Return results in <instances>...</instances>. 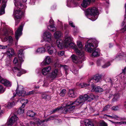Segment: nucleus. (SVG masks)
I'll list each match as a JSON object with an SVG mask.
<instances>
[{
	"instance_id": "1",
	"label": "nucleus",
	"mask_w": 126,
	"mask_h": 126,
	"mask_svg": "<svg viewBox=\"0 0 126 126\" xmlns=\"http://www.w3.org/2000/svg\"><path fill=\"white\" fill-rule=\"evenodd\" d=\"M87 97V96L86 94H85L83 96L80 95L75 101L68 103L67 104L66 108L65 109V111L67 112L68 111H70V110L71 112L76 107L80 106L82 105L83 103L86 100V98Z\"/></svg>"
},
{
	"instance_id": "2",
	"label": "nucleus",
	"mask_w": 126,
	"mask_h": 126,
	"mask_svg": "<svg viewBox=\"0 0 126 126\" xmlns=\"http://www.w3.org/2000/svg\"><path fill=\"white\" fill-rule=\"evenodd\" d=\"M77 45L79 48L81 50H80L77 48L76 45L73 43L70 42L68 44V45H66V46L75 49L76 53L79 55V58L84 61L85 59L84 52L82 50L83 48V47L81 42L80 41H77Z\"/></svg>"
},
{
	"instance_id": "3",
	"label": "nucleus",
	"mask_w": 126,
	"mask_h": 126,
	"mask_svg": "<svg viewBox=\"0 0 126 126\" xmlns=\"http://www.w3.org/2000/svg\"><path fill=\"white\" fill-rule=\"evenodd\" d=\"M13 62L14 64L18 65L17 67H14L12 68V70L14 73H18L17 76H20L22 74L25 73L21 68V62L20 61V62L18 61L17 58L15 57Z\"/></svg>"
},
{
	"instance_id": "4",
	"label": "nucleus",
	"mask_w": 126,
	"mask_h": 126,
	"mask_svg": "<svg viewBox=\"0 0 126 126\" xmlns=\"http://www.w3.org/2000/svg\"><path fill=\"white\" fill-rule=\"evenodd\" d=\"M101 78V77L100 75H96L89 80L88 83H81L80 84L81 87V88L86 87V88L87 89H89L90 87V83H89V82L92 83H93V82L95 83L97 82L100 81Z\"/></svg>"
},
{
	"instance_id": "5",
	"label": "nucleus",
	"mask_w": 126,
	"mask_h": 126,
	"mask_svg": "<svg viewBox=\"0 0 126 126\" xmlns=\"http://www.w3.org/2000/svg\"><path fill=\"white\" fill-rule=\"evenodd\" d=\"M89 40L90 42L92 41V43L89 42L85 46V50L88 52L90 53L92 52L94 49L97 47L98 46V42L95 40Z\"/></svg>"
},
{
	"instance_id": "6",
	"label": "nucleus",
	"mask_w": 126,
	"mask_h": 126,
	"mask_svg": "<svg viewBox=\"0 0 126 126\" xmlns=\"http://www.w3.org/2000/svg\"><path fill=\"white\" fill-rule=\"evenodd\" d=\"M56 117L55 116H51L47 120H45L42 121L40 120L39 119H36L34 120V122H31L29 124H28L27 126H34L36 124L38 126H43V123L46 121L51 120H53L54 118Z\"/></svg>"
},
{
	"instance_id": "7",
	"label": "nucleus",
	"mask_w": 126,
	"mask_h": 126,
	"mask_svg": "<svg viewBox=\"0 0 126 126\" xmlns=\"http://www.w3.org/2000/svg\"><path fill=\"white\" fill-rule=\"evenodd\" d=\"M98 13L97 9L95 7L89 8L87 9L86 11V13L87 15H90L92 16V17L93 21L95 20L97 18Z\"/></svg>"
},
{
	"instance_id": "8",
	"label": "nucleus",
	"mask_w": 126,
	"mask_h": 126,
	"mask_svg": "<svg viewBox=\"0 0 126 126\" xmlns=\"http://www.w3.org/2000/svg\"><path fill=\"white\" fill-rule=\"evenodd\" d=\"M19 9H20L19 8ZM21 9H20V10H14V11L13 15L16 21V26L19 23L20 19L23 14V11Z\"/></svg>"
},
{
	"instance_id": "9",
	"label": "nucleus",
	"mask_w": 126,
	"mask_h": 126,
	"mask_svg": "<svg viewBox=\"0 0 126 126\" xmlns=\"http://www.w3.org/2000/svg\"><path fill=\"white\" fill-rule=\"evenodd\" d=\"M45 48L50 55L55 54L56 52V49L52 46V45L50 44L49 43L46 44L45 45Z\"/></svg>"
},
{
	"instance_id": "10",
	"label": "nucleus",
	"mask_w": 126,
	"mask_h": 126,
	"mask_svg": "<svg viewBox=\"0 0 126 126\" xmlns=\"http://www.w3.org/2000/svg\"><path fill=\"white\" fill-rule=\"evenodd\" d=\"M27 0H16L15 3V6L18 8L20 9H23L24 10L27 7L25 5L24 6L22 4V2H26Z\"/></svg>"
},
{
	"instance_id": "11",
	"label": "nucleus",
	"mask_w": 126,
	"mask_h": 126,
	"mask_svg": "<svg viewBox=\"0 0 126 126\" xmlns=\"http://www.w3.org/2000/svg\"><path fill=\"white\" fill-rule=\"evenodd\" d=\"M23 26L24 25L23 24H22L20 25L15 32V37L17 41H18L19 38L22 34V31Z\"/></svg>"
},
{
	"instance_id": "12",
	"label": "nucleus",
	"mask_w": 126,
	"mask_h": 126,
	"mask_svg": "<svg viewBox=\"0 0 126 126\" xmlns=\"http://www.w3.org/2000/svg\"><path fill=\"white\" fill-rule=\"evenodd\" d=\"M16 94L18 96H25V92L23 90V87L22 86H19L18 87L16 90Z\"/></svg>"
},
{
	"instance_id": "13",
	"label": "nucleus",
	"mask_w": 126,
	"mask_h": 126,
	"mask_svg": "<svg viewBox=\"0 0 126 126\" xmlns=\"http://www.w3.org/2000/svg\"><path fill=\"white\" fill-rule=\"evenodd\" d=\"M44 39L46 41L49 42L52 41L51 34L47 31L45 32L43 34Z\"/></svg>"
},
{
	"instance_id": "14",
	"label": "nucleus",
	"mask_w": 126,
	"mask_h": 126,
	"mask_svg": "<svg viewBox=\"0 0 126 126\" xmlns=\"http://www.w3.org/2000/svg\"><path fill=\"white\" fill-rule=\"evenodd\" d=\"M104 63V61L101 59L98 60L97 62V64L98 66L102 65V67L103 68H105L108 67L110 65V64L109 62H108L104 64L103 65Z\"/></svg>"
},
{
	"instance_id": "15",
	"label": "nucleus",
	"mask_w": 126,
	"mask_h": 126,
	"mask_svg": "<svg viewBox=\"0 0 126 126\" xmlns=\"http://www.w3.org/2000/svg\"><path fill=\"white\" fill-rule=\"evenodd\" d=\"M18 119V117L16 116H12L8 120L6 124L8 126H12L13 123L17 121Z\"/></svg>"
},
{
	"instance_id": "16",
	"label": "nucleus",
	"mask_w": 126,
	"mask_h": 126,
	"mask_svg": "<svg viewBox=\"0 0 126 126\" xmlns=\"http://www.w3.org/2000/svg\"><path fill=\"white\" fill-rule=\"evenodd\" d=\"M51 62V60L50 57L48 56L45 57L44 61L42 62L41 64L42 66L47 65H49Z\"/></svg>"
},
{
	"instance_id": "17",
	"label": "nucleus",
	"mask_w": 126,
	"mask_h": 126,
	"mask_svg": "<svg viewBox=\"0 0 126 126\" xmlns=\"http://www.w3.org/2000/svg\"><path fill=\"white\" fill-rule=\"evenodd\" d=\"M49 26H47L48 29L52 32L56 31V27L53 25V20L52 19H50L49 21Z\"/></svg>"
},
{
	"instance_id": "18",
	"label": "nucleus",
	"mask_w": 126,
	"mask_h": 126,
	"mask_svg": "<svg viewBox=\"0 0 126 126\" xmlns=\"http://www.w3.org/2000/svg\"><path fill=\"white\" fill-rule=\"evenodd\" d=\"M18 56L19 60L21 62L24 61L23 59L24 58L23 50L22 49H20L18 53Z\"/></svg>"
},
{
	"instance_id": "19",
	"label": "nucleus",
	"mask_w": 126,
	"mask_h": 126,
	"mask_svg": "<svg viewBox=\"0 0 126 126\" xmlns=\"http://www.w3.org/2000/svg\"><path fill=\"white\" fill-rule=\"evenodd\" d=\"M91 87L92 88V91H95L96 92H101L103 91V89L100 87L98 86L95 87V85L93 84L91 85Z\"/></svg>"
},
{
	"instance_id": "20",
	"label": "nucleus",
	"mask_w": 126,
	"mask_h": 126,
	"mask_svg": "<svg viewBox=\"0 0 126 126\" xmlns=\"http://www.w3.org/2000/svg\"><path fill=\"white\" fill-rule=\"evenodd\" d=\"M51 70V67L50 66H48L44 68L42 70V73L43 75H46Z\"/></svg>"
},
{
	"instance_id": "21",
	"label": "nucleus",
	"mask_w": 126,
	"mask_h": 126,
	"mask_svg": "<svg viewBox=\"0 0 126 126\" xmlns=\"http://www.w3.org/2000/svg\"><path fill=\"white\" fill-rule=\"evenodd\" d=\"M66 106L67 104H66V106L65 107H61V108H56L54 109L53 110L52 112V113H55L56 112L60 110H63V113H65L67 112L71 113V112L70 110V111H67L66 112H66H64L65 111V110L64 109H65L66 108Z\"/></svg>"
},
{
	"instance_id": "22",
	"label": "nucleus",
	"mask_w": 126,
	"mask_h": 126,
	"mask_svg": "<svg viewBox=\"0 0 126 126\" xmlns=\"http://www.w3.org/2000/svg\"><path fill=\"white\" fill-rule=\"evenodd\" d=\"M56 44L58 47L60 49L62 48L63 47V43L62 40L60 39L57 40Z\"/></svg>"
},
{
	"instance_id": "23",
	"label": "nucleus",
	"mask_w": 126,
	"mask_h": 126,
	"mask_svg": "<svg viewBox=\"0 0 126 126\" xmlns=\"http://www.w3.org/2000/svg\"><path fill=\"white\" fill-rule=\"evenodd\" d=\"M0 82L5 86L10 87L11 86V84L10 81L6 79H2L0 81Z\"/></svg>"
},
{
	"instance_id": "24",
	"label": "nucleus",
	"mask_w": 126,
	"mask_h": 126,
	"mask_svg": "<svg viewBox=\"0 0 126 126\" xmlns=\"http://www.w3.org/2000/svg\"><path fill=\"white\" fill-rule=\"evenodd\" d=\"M58 74V70L55 69L51 73L50 77L52 79L56 78Z\"/></svg>"
},
{
	"instance_id": "25",
	"label": "nucleus",
	"mask_w": 126,
	"mask_h": 126,
	"mask_svg": "<svg viewBox=\"0 0 126 126\" xmlns=\"http://www.w3.org/2000/svg\"><path fill=\"white\" fill-rule=\"evenodd\" d=\"M126 14L125 16V18L124 19L123 22L122 23V26H124V28H122L121 29V31L122 32H124L126 31Z\"/></svg>"
},
{
	"instance_id": "26",
	"label": "nucleus",
	"mask_w": 126,
	"mask_h": 126,
	"mask_svg": "<svg viewBox=\"0 0 126 126\" xmlns=\"http://www.w3.org/2000/svg\"><path fill=\"white\" fill-rule=\"evenodd\" d=\"M6 53L7 55L10 57H11L14 54V50L12 48L9 49Z\"/></svg>"
},
{
	"instance_id": "27",
	"label": "nucleus",
	"mask_w": 126,
	"mask_h": 126,
	"mask_svg": "<svg viewBox=\"0 0 126 126\" xmlns=\"http://www.w3.org/2000/svg\"><path fill=\"white\" fill-rule=\"evenodd\" d=\"M100 51V50L98 48L95 49L92 54V56L95 57L99 56Z\"/></svg>"
},
{
	"instance_id": "28",
	"label": "nucleus",
	"mask_w": 126,
	"mask_h": 126,
	"mask_svg": "<svg viewBox=\"0 0 126 126\" xmlns=\"http://www.w3.org/2000/svg\"><path fill=\"white\" fill-rule=\"evenodd\" d=\"M46 49L45 48V46L43 48H39L37 49L35 51V53L37 54L38 53H44L46 51Z\"/></svg>"
},
{
	"instance_id": "29",
	"label": "nucleus",
	"mask_w": 126,
	"mask_h": 126,
	"mask_svg": "<svg viewBox=\"0 0 126 126\" xmlns=\"http://www.w3.org/2000/svg\"><path fill=\"white\" fill-rule=\"evenodd\" d=\"M15 105V103L14 102H8L5 104L4 106L5 108L8 109H10L13 107Z\"/></svg>"
},
{
	"instance_id": "30",
	"label": "nucleus",
	"mask_w": 126,
	"mask_h": 126,
	"mask_svg": "<svg viewBox=\"0 0 126 126\" xmlns=\"http://www.w3.org/2000/svg\"><path fill=\"white\" fill-rule=\"evenodd\" d=\"M68 95L71 97H75L77 96V94L74 93V90H69Z\"/></svg>"
},
{
	"instance_id": "31",
	"label": "nucleus",
	"mask_w": 126,
	"mask_h": 126,
	"mask_svg": "<svg viewBox=\"0 0 126 126\" xmlns=\"http://www.w3.org/2000/svg\"><path fill=\"white\" fill-rule=\"evenodd\" d=\"M62 33L60 31H57L54 33V36L55 38H59L62 35Z\"/></svg>"
},
{
	"instance_id": "32",
	"label": "nucleus",
	"mask_w": 126,
	"mask_h": 126,
	"mask_svg": "<svg viewBox=\"0 0 126 126\" xmlns=\"http://www.w3.org/2000/svg\"><path fill=\"white\" fill-rule=\"evenodd\" d=\"M71 41V37L70 36H68L65 37V40L64 41V44L65 46L68 45Z\"/></svg>"
},
{
	"instance_id": "33",
	"label": "nucleus",
	"mask_w": 126,
	"mask_h": 126,
	"mask_svg": "<svg viewBox=\"0 0 126 126\" xmlns=\"http://www.w3.org/2000/svg\"><path fill=\"white\" fill-rule=\"evenodd\" d=\"M21 103L22 104L21 107L22 108H24L25 106V105L27 104L28 102V100L27 99L26 100L23 99H19Z\"/></svg>"
},
{
	"instance_id": "34",
	"label": "nucleus",
	"mask_w": 126,
	"mask_h": 126,
	"mask_svg": "<svg viewBox=\"0 0 126 126\" xmlns=\"http://www.w3.org/2000/svg\"><path fill=\"white\" fill-rule=\"evenodd\" d=\"M87 97L86 98V100H87L89 101H90L93 100L95 97L93 94H90L89 96L87 95Z\"/></svg>"
},
{
	"instance_id": "35",
	"label": "nucleus",
	"mask_w": 126,
	"mask_h": 126,
	"mask_svg": "<svg viewBox=\"0 0 126 126\" xmlns=\"http://www.w3.org/2000/svg\"><path fill=\"white\" fill-rule=\"evenodd\" d=\"M71 57L73 62L77 63L78 62L79 58L77 56L73 55L71 56Z\"/></svg>"
},
{
	"instance_id": "36",
	"label": "nucleus",
	"mask_w": 126,
	"mask_h": 126,
	"mask_svg": "<svg viewBox=\"0 0 126 126\" xmlns=\"http://www.w3.org/2000/svg\"><path fill=\"white\" fill-rule=\"evenodd\" d=\"M84 122L86 126H94L91 121L88 119L86 120Z\"/></svg>"
},
{
	"instance_id": "37",
	"label": "nucleus",
	"mask_w": 126,
	"mask_h": 126,
	"mask_svg": "<svg viewBox=\"0 0 126 126\" xmlns=\"http://www.w3.org/2000/svg\"><path fill=\"white\" fill-rule=\"evenodd\" d=\"M36 114L32 111L29 110L27 112V115L30 117H33Z\"/></svg>"
},
{
	"instance_id": "38",
	"label": "nucleus",
	"mask_w": 126,
	"mask_h": 126,
	"mask_svg": "<svg viewBox=\"0 0 126 126\" xmlns=\"http://www.w3.org/2000/svg\"><path fill=\"white\" fill-rule=\"evenodd\" d=\"M6 7L5 4H3L2 6L0 11V15L3 14L5 13L4 9Z\"/></svg>"
},
{
	"instance_id": "39",
	"label": "nucleus",
	"mask_w": 126,
	"mask_h": 126,
	"mask_svg": "<svg viewBox=\"0 0 126 126\" xmlns=\"http://www.w3.org/2000/svg\"><path fill=\"white\" fill-rule=\"evenodd\" d=\"M23 108H22L21 107L19 108L17 111V112L19 114H21L24 113V110Z\"/></svg>"
},
{
	"instance_id": "40",
	"label": "nucleus",
	"mask_w": 126,
	"mask_h": 126,
	"mask_svg": "<svg viewBox=\"0 0 126 126\" xmlns=\"http://www.w3.org/2000/svg\"><path fill=\"white\" fill-rule=\"evenodd\" d=\"M66 92L65 89H64L62 90L60 93V95L62 96H64L66 93Z\"/></svg>"
},
{
	"instance_id": "41",
	"label": "nucleus",
	"mask_w": 126,
	"mask_h": 126,
	"mask_svg": "<svg viewBox=\"0 0 126 126\" xmlns=\"http://www.w3.org/2000/svg\"><path fill=\"white\" fill-rule=\"evenodd\" d=\"M35 92V91L33 90L31 91H30L29 92L26 93L25 92V95H32L34 94Z\"/></svg>"
},
{
	"instance_id": "42",
	"label": "nucleus",
	"mask_w": 126,
	"mask_h": 126,
	"mask_svg": "<svg viewBox=\"0 0 126 126\" xmlns=\"http://www.w3.org/2000/svg\"><path fill=\"white\" fill-rule=\"evenodd\" d=\"M5 89L1 85H0V94H2L5 91Z\"/></svg>"
},
{
	"instance_id": "43",
	"label": "nucleus",
	"mask_w": 126,
	"mask_h": 126,
	"mask_svg": "<svg viewBox=\"0 0 126 126\" xmlns=\"http://www.w3.org/2000/svg\"><path fill=\"white\" fill-rule=\"evenodd\" d=\"M106 115L108 117H110L112 119H117L119 118L118 117L115 115H113L112 116H110L108 115Z\"/></svg>"
},
{
	"instance_id": "44",
	"label": "nucleus",
	"mask_w": 126,
	"mask_h": 126,
	"mask_svg": "<svg viewBox=\"0 0 126 126\" xmlns=\"http://www.w3.org/2000/svg\"><path fill=\"white\" fill-rule=\"evenodd\" d=\"M112 110L116 111L118 110L119 109V108L118 106H113L111 108Z\"/></svg>"
},
{
	"instance_id": "45",
	"label": "nucleus",
	"mask_w": 126,
	"mask_h": 126,
	"mask_svg": "<svg viewBox=\"0 0 126 126\" xmlns=\"http://www.w3.org/2000/svg\"><path fill=\"white\" fill-rule=\"evenodd\" d=\"M119 95L118 94H115L114 95V97L113 99V101H115L117 99L119 98Z\"/></svg>"
},
{
	"instance_id": "46",
	"label": "nucleus",
	"mask_w": 126,
	"mask_h": 126,
	"mask_svg": "<svg viewBox=\"0 0 126 126\" xmlns=\"http://www.w3.org/2000/svg\"><path fill=\"white\" fill-rule=\"evenodd\" d=\"M110 106L109 105L106 106L103 108L102 111H105L108 110L110 108Z\"/></svg>"
},
{
	"instance_id": "47",
	"label": "nucleus",
	"mask_w": 126,
	"mask_h": 126,
	"mask_svg": "<svg viewBox=\"0 0 126 126\" xmlns=\"http://www.w3.org/2000/svg\"><path fill=\"white\" fill-rule=\"evenodd\" d=\"M64 54V52L63 51H60L58 52V54L60 56H61L63 55Z\"/></svg>"
},
{
	"instance_id": "48",
	"label": "nucleus",
	"mask_w": 126,
	"mask_h": 126,
	"mask_svg": "<svg viewBox=\"0 0 126 126\" xmlns=\"http://www.w3.org/2000/svg\"><path fill=\"white\" fill-rule=\"evenodd\" d=\"M100 126H108L107 124L104 121H102L100 124Z\"/></svg>"
},
{
	"instance_id": "49",
	"label": "nucleus",
	"mask_w": 126,
	"mask_h": 126,
	"mask_svg": "<svg viewBox=\"0 0 126 126\" xmlns=\"http://www.w3.org/2000/svg\"><path fill=\"white\" fill-rule=\"evenodd\" d=\"M8 46H9L8 45H5L4 46L1 45H0V49H5L8 47Z\"/></svg>"
},
{
	"instance_id": "50",
	"label": "nucleus",
	"mask_w": 126,
	"mask_h": 126,
	"mask_svg": "<svg viewBox=\"0 0 126 126\" xmlns=\"http://www.w3.org/2000/svg\"><path fill=\"white\" fill-rule=\"evenodd\" d=\"M8 39L10 43H12L13 42V39L12 37L10 36H9L8 37Z\"/></svg>"
},
{
	"instance_id": "51",
	"label": "nucleus",
	"mask_w": 126,
	"mask_h": 126,
	"mask_svg": "<svg viewBox=\"0 0 126 126\" xmlns=\"http://www.w3.org/2000/svg\"><path fill=\"white\" fill-rule=\"evenodd\" d=\"M78 69H77L76 68H75L74 70L72 71V72L75 74L76 75L78 74Z\"/></svg>"
},
{
	"instance_id": "52",
	"label": "nucleus",
	"mask_w": 126,
	"mask_h": 126,
	"mask_svg": "<svg viewBox=\"0 0 126 126\" xmlns=\"http://www.w3.org/2000/svg\"><path fill=\"white\" fill-rule=\"evenodd\" d=\"M109 121H110L111 122L113 123H114V124H120V125L122 124L123 123V122H114L110 120H109Z\"/></svg>"
},
{
	"instance_id": "53",
	"label": "nucleus",
	"mask_w": 126,
	"mask_h": 126,
	"mask_svg": "<svg viewBox=\"0 0 126 126\" xmlns=\"http://www.w3.org/2000/svg\"><path fill=\"white\" fill-rule=\"evenodd\" d=\"M123 57L121 55H118L116 57V58L117 60H119L121 59Z\"/></svg>"
},
{
	"instance_id": "54",
	"label": "nucleus",
	"mask_w": 126,
	"mask_h": 126,
	"mask_svg": "<svg viewBox=\"0 0 126 126\" xmlns=\"http://www.w3.org/2000/svg\"><path fill=\"white\" fill-rule=\"evenodd\" d=\"M69 25L73 27H75V26L73 24V23L72 21H70L69 22Z\"/></svg>"
},
{
	"instance_id": "55",
	"label": "nucleus",
	"mask_w": 126,
	"mask_h": 126,
	"mask_svg": "<svg viewBox=\"0 0 126 126\" xmlns=\"http://www.w3.org/2000/svg\"><path fill=\"white\" fill-rule=\"evenodd\" d=\"M47 95L46 94H43L42 95V97L43 99H46Z\"/></svg>"
},
{
	"instance_id": "56",
	"label": "nucleus",
	"mask_w": 126,
	"mask_h": 126,
	"mask_svg": "<svg viewBox=\"0 0 126 126\" xmlns=\"http://www.w3.org/2000/svg\"><path fill=\"white\" fill-rule=\"evenodd\" d=\"M8 37H5L2 39V42H5L8 40Z\"/></svg>"
},
{
	"instance_id": "57",
	"label": "nucleus",
	"mask_w": 126,
	"mask_h": 126,
	"mask_svg": "<svg viewBox=\"0 0 126 126\" xmlns=\"http://www.w3.org/2000/svg\"><path fill=\"white\" fill-rule=\"evenodd\" d=\"M126 72V67H125L124 69L122 70V73H123L124 74H125Z\"/></svg>"
},
{
	"instance_id": "58",
	"label": "nucleus",
	"mask_w": 126,
	"mask_h": 126,
	"mask_svg": "<svg viewBox=\"0 0 126 126\" xmlns=\"http://www.w3.org/2000/svg\"><path fill=\"white\" fill-rule=\"evenodd\" d=\"M2 0V2L3 4H5L6 5V3L7 1V0Z\"/></svg>"
},
{
	"instance_id": "59",
	"label": "nucleus",
	"mask_w": 126,
	"mask_h": 126,
	"mask_svg": "<svg viewBox=\"0 0 126 126\" xmlns=\"http://www.w3.org/2000/svg\"><path fill=\"white\" fill-rule=\"evenodd\" d=\"M68 27V25H67L65 24L64 25V29H65L66 28Z\"/></svg>"
},
{
	"instance_id": "60",
	"label": "nucleus",
	"mask_w": 126,
	"mask_h": 126,
	"mask_svg": "<svg viewBox=\"0 0 126 126\" xmlns=\"http://www.w3.org/2000/svg\"><path fill=\"white\" fill-rule=\"evenodd\" d=\"M67 66H65V67H64V69L65 70V71H66L67 69Z\"/></svg>"
},
{
	"instance_id": "61",
	"label": "nucleus",
	"mask_w": 126,
	"mask_h": 126,
	"mask_svg": "<svg viewBox=\"0 0 126 126\" xmlns=\"http://www.w3.org/2000/svg\"><path fill=\"white\" fill-rule=\"evenodd\" d=\"M124 106L126 108V102H125L124 103Z\"/></svg>"
},
{
	"instance_id": "62",
	"label": "nucleus",
	"mask_w": 126,
	"mask_h": 126,
	"mask_svg": "<svg viewBox=\"0 0 126 126\" xmlns=\"http://www.w3.org/2000/svg\"><path fill=\"white\" fill-rule=\"evenodd\" d=\"M7 34V32H5L4 34V35L5 36H6Z\"/></svg>"
},
{
	"instance_id": "63",
	"label": "nucleus",
	"mask_w": 126,
	"mask_h": 126,
	"mask_svg": "<svg viewBox=\"0 0 126 126\" xmlns=\"http://www.w3.org/2000/svg\"><path fill=\"white\" fill-rule=\"evenodd\" d=\"M39 86H37L36 87H35V88H39Z\"/></svg>"
},
{
	"instance_id": "64",
	"label": "nucleus",
	"mask_w": 126,
	"mask_h": 126,
	"mask_svg": "<svg viewBox=\"0 0 126 126\" xmlns=\"http://www.w3.org/2000/svg\"><path fill=\"white\" fill-rule=\"evenodd\" d=\"M123 122V123L122 124H126V122Z\"/></svg>"
}]
</instances>
